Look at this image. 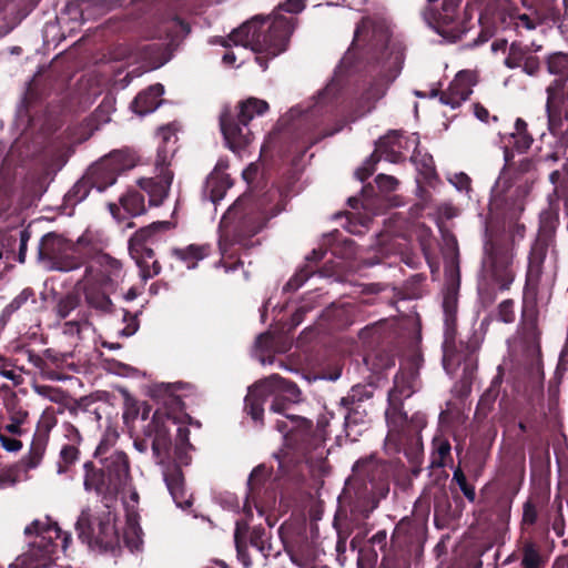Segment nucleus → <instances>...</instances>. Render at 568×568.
<instances>
[{"instance_id": "6e6d98bb", "label": "nucleus", "mask_w": 568, "mask_h": 568, "mask_svg": "<svg viewBox=\"0 0 568 568\" xmlns=\"http://www.w3.org/2000/svg\"><path fill=\"white\" fill-rule=\"evenodd\" d=\"M236 59H237V55L234 51H227L222 58L224 64H226V65H233L235 63Z\"/></svg>"}, {"instance_id": "bb28decb", "label": "nucleus", "mask_w": 568, "mask_h": 568, "mask_svg": "<svg viewBox=\"0 0 568 568\" xmlns=\"http://www.w3.org/2000/svg\"><path fill=\"white\" fill-rule=\"evenodd\" d=\"M173 254L185 263L189 270L194 268L197 262L209 254V246L191 244L184 248H175Z\"/></svg>"}, {"instance_id": "f704fd0d", "label": "nucleus", "mask_w": 568, "mask_h": 568, "mask_svg": "<svg viewBox=\"0 0 568 568\" xmlns=\"http://www.w3.org/2000/svg\"><path fill=\"white\" fill-rule=\"evenodd\" d=\"M94 285H88L85 283V298L89 304L93 307L108 311L111 306V300L105 295V293H94Z\"/></svg>"}, {"instance_id": "864d4df0", "label": "nucleus", "mask_w": 568, "mask_h": 568, "mask_svg": "<svg viewBox=\"0 0 568 568\" xmlns=\"http://www.w3.org/2000/svg\"><path fill=\"white\" fill-rule=\"evenodd\" d=\"M4 429L13 435H20L21 434V426L20 420L16 419L12 423L4 426Z\"/></svg>"}, {"instance_id": "a18cd8bd", "label": "nucleus", "mask_w": 568, "mask_h": 568, "mask_svg": "<svg viewBox=\"0 0 568 568\" xmlns=\"http://www.w3.org/2000/svg\"><path fill=\"white\" fill-rule=\"evenodd\" d=\"M64 436L68 439L67 445H75L78 447L82 442L80 432L71 424L64 425Z\"/></svg>"}, {"instance_id": "6ab92c4d", "label": "nucleus", "mask_w": 568, "mask_h": 568, "mask_svg": "<svg viewBox=\"0 0 568 568\" xmlns=\"http://www.w3.org/2000/svg\"><path fill=\"white\" fill-rule=\"evenodd\" d=\"M276 428L283 435L286 445L291 446L310 432L311 422L305 418L285 415L284 419L276 420Z\"/></svg>"}, {"instance_id": "680f3d73", "label": "nucleus", "mask_w": 568, "mask_h": 568, "mask_svg": "<svg viewBox=\"0 0 568 568\" xmlns=\"http://www.w3.org/2000/svg\"><path fill=\"white\" fill-rule=\"evenodd\" d=\"M510 305H511L510 302H505V303L501 304V308H506V307H508Z\"/></svg>"}, {"instance_id": "72a5a7b5", "label": "nucleus", "mask_w": 568, "mask_h": 568, "mask_svg": "<svg viewBox=\"0 0 568 568\" xmlns=\"http://www.w3.org/2000/svg\"><path fill=\"white\" fill-rule=\"evenodd\" d=\"M79 458V449L75 445H63L60 450V459L58 463V473L64 474L69 467Z\"/></svg>"}, {"instance_id": "4be33fe9", "label": "nucleus", "mask_w": 568, "mask_h": 568, "mask_svg": "<svg viewBox=\"0 0 568 568\" xmlns=\"http://www.w3.org/2000/svg\"><path fill=\"white\" fill-rule=\"evenodd\" d=\"M386 420L388 425L387 440L389 442H397L400 435H406L409 430L406 413L395 405L386 410Z\"/></svg>"}, {"instance_id": "8fccbe9b", "label": "nucleus", "mask_w": 568, "mask_h": 568, "mask_svg": "<svg viewBox=\"0 0 568 568\" xmlns=\"http://www.w3.org/2000/svg\"><path fill=\"white\" fill-rule=\"evenodd\" d=\"M523 519L525 523L534 524L536 520V510L530 504L524 506Z\"/></svg>"}, {"instance_id": "69168bd1", "label": "nucleus", "mask_w": 568, "mask_h": 568, "mask_svg": "<svg viewBox=\"0 0 568 568\" xmlns=\"http://www.w3.org/2000/svg\"><path fill=\"white\" fill-rule=\"evenodd\" d=\"M113 209H114V205H112V204H111V205H110L111 213H112L114 216H116V214H115V212H114V210H113Z\"/></svg>"}, {"instance_id": "c03bdc74", "label": "nucleus", "mask_w": 568, "mask_h": 568, "mask_svg": "<svg viewBox=\"0 0 568 568\" xmlns=\"http://www.w3.org/2000/svg\"><path fill=\"white\" fill-rule=\"evenodd\" d=\"M0 444L3 449L9 453H17L22 448V442L17 438H11L0 433Z\"/></svg>"}, {"instance_id": "dca6fc26", "label": "nucleus", "mask_w": 568, "mask_h": 568, "mask_svg": "<svg viewBox=\"0 0 568 568\" xmlns=\"http://www.w3.org/2000/svg\"><path fill=\"white\" fill-rule=\"evenodd\" d=\"M475 77L469 71H460L450 82L448 89L442 93L440 102L452 109L458 108L473 92Z\"/></svg>"}, {"instance_id": "cd10ccee", "label": "nucleus", "mask_w": 568, "mask_h": 568, "mask_svg": "<svg viewBox=\"0 0 568 568\" xmlns=\"http://www.w3.org/2000/svg\"><path fill=\"white\" fill-rule=\"evenodd\" d=\"M268 110V104L264 100L250 98L240 104L239 121L242 124H248L256 115H262Z\"/></svg>"}, {"instance_id": "6e6552de", "label": "nucleus", "mask_w": 568, "mask_h": 568, "mask_svg": "<svg viewBox=\"0 0 568 568\" xmlns=\"http://www.w3.org/2000/svg\"><path fill=\"white\" fill-rule=\"evenodd\" d=\"M419 136L417 133H412L408 136H403L399 132L393 131L382 138L377 144L375 152L367 159L364 164L355 172L361 181H365L374 172L375 164L384 159L388 162H397L400 160L403 150H408L409 146H418Z\"/></svg>"}, {"instance_id": "5701e85b", "label": "nucleus", "mask_w": 568, "mask_h": 568, "mask_svg": "<svg viewBox=\"0 0 568 568\" xmlns=\"http://www.w3.org/2000/svg\"><path fill=\"white\" fill-rule=\"evenodd\" d=\"M417 388V376L415 373H400L395 376L394 387L389 390L390 402H400L403 398L410 397Z\"/></svg>"}, {"instance_id": "3c124183", "label": "nucleus", "mask_w": 568, "mask_h": 568, "mask_svg": "<svg viewBox=\"0 0 568 568\" xmlns=\"http://www.w3.org/2000/svg\"><path fill=\"white\" fill-rule=\"evenodd\" d=\"M116 438H118V434L116 433H112V434L108 435V438L101 440V443L99 444L95 454L97 455H103L106 452V449H108V442L109 440L114 442Z\"/></svg>"}, {"instance_id": "20e7f679", "label": "nucleus", "mask_w": 568, "mask_h": 568, "mask_svg": "<svg viewBox=\"0 0 568 568\" xmlns=\"http://www.w3.org/2000/svg\"><path fill=\"white\" fill-rule=\"evenodd\" d=\"M24 534L29 539V549L19 556L10 568H44L51 565L57 552L58 539H61V547L65 551L71 536L63 534L57 523L45 518L44 520H34L27 526Z\"/></svg>"}, {"instance_id": "e2e57ef3", "label": "nucleus", "mask_w": 568, "mask_h": 568, "mask_svg": "<svg viewBox=\"0 0 568 568\" xmlns=\"http://www.w3.org/2000/svg\"><path fill=\"white\" fill-rule=\"evenodd\" d=\"M44 389H45L44 387H38L37 388L38 393L42 394V395L44 394Z\"/></svg>"}, {"instance_id": "c756f323", "label": "nucleus", "mask_w": 568, "mask_h": 568, "mask_svg": "<svg viewBox=\"0 0 568 568\" xmlns=\"http://www.w3.org/2000/svg\"><path fill=\"white\" fill-rule=\"evenodd\" d=\"M120 204L130 216H138L145 212L144 199L138 191L128 192L120 199Z\"/></svg>"}, {"instance_id": "603ef678", "label": "nucleus", "mask_w": 568, "mask_h": 568, "mask_svg": "<svg viewBox=\"0 0 568 568\" xmlns=\"http://www.w3.org/2000/svg\"><path fill=\"white\" fill-rule=\"evenodd\" d=\"M474 112H475V115L478 120L483 121V122H487L488 121V118H489V112L486 108H484L483 105H479V104H475L474 106Z\"/></svg>"}, {"instance_id": "423d86ee", "label": "nucleus", "mask_w": 568, "mask_h": 568, "mask_svg": "<svg viewBox=\"0 0 568 568\" xmlns=\"http://www.w3.org/2000/svg\"><path fill=\"white\" fill-rule=\"evenodd\" d=\"M268 396H274L271 410L276 414H284L287 406L297 403L301 398L300 388L292 382L273 374L248 388L245 397V408L254 420H261L263 416V404Z\"/></svg>"}, {"instance_id": "b1692460", "label": "nucleus", "mask_w": 568, "mask_h": 568, "mask_svg": "<svg viewBox=\"0 0 568 568\" xmlns=\"http://www.w3.org/2000/svg\"><path fill=\"white\" fill-rule=\"evenodd\" d=\"M501 141L505 144V155L507 158L509 144L513 143L516 151L523 152L530 146L532 139L527 133V123L521 119H517L515 122V131L503 138Z\"/></svg>"}, {"instance_id": "aec40b11", "label": "nucleus", "mask_w": 568, "mask_h": 568, "mask_svg": "<svg viewBox=\"0 0 568 568\" xmlns=\"http://www.w3.org/2000/svg\"><path fill=\"white\" fill-rule=\"evenodd\" d=\"M163 93L164 87L160 83L149 87L132 102L131 108L133 112L139 115H145L153 112L162 103L161 97Z\"/></svg>"}, {"instance_id": "393cba45", "label": "nucleus", "mask_w": 568, "mask_h": 568, "mask_svg": "<svg viewBox=\"0 0 568 568\" xmlns=\"http://www.w3.org/2000/svg\"><path fill=\"white\" fill-rule=\"evenodd\" d=\"M164 480L175 504L182 508L190 507L191 501L185 496L181 470L174 468L171 473H164Z\"/></svg>"}, {"instance_id": "c85d7f7f", "label": "nucleus", "mask_w": 568, "mask_h": 568, "mask_svg": "<svg viewBox=\"0 0 568 568\" xmlns=\"http://www.w3.org/2000/svg\"><path fill=\"white\" fill-rule=\"evenodd\" d=\"M85 477L84 488L85 490H95L98 493H108V480L105 473L95 470L90 463L84 464Z\"/></svg>"}, {"instance_id": "4d7b16f0", "label": "nucleus", "mask_w": 568, "mask_h": 568, "mask_svg": "<svg viewBox=\"0 0 568 568\" xmlns=\"http://www.w3.org/2000/svg\"><path fill=\"white\" fill-rule=\"evenodd\" d=\"M136 331H138V323H136V322H132L130 325H128V327H125V328L122 331V335H124V336H131V335H133Z\"/></svg>"}, {"instance_id": "9d476101", "label": "nucleus", "mask_w": 568, "mask_h": 568, "mask_svg": "<svg viewBox=\"0 0 568 568\" xmlns=\"http://www.w3.org/2000/svg\"><path fill=\"white\" fill-rule=\"evenodd\" d=\"M166 224L168 223L165 222L153 223L150 226L143 227L135 232L129 241L130 254L140 267L141 277L144 281L158 275L161 271V266L158 261L153 260V250L146 246L145 243L151 239L154 230L163 227Z\"/></svg>"}, {"instance_id": "774afa93", "label": "nucleus", "mask_w": 568, "mask_h": 568, "mask_svg": "<svg viewBox=\"0 0 568 568\" xmlns=\"http://www.w3.org/2000/svg\"><path fill=\"white\" fill-rule=\"evenodd\" d=\"M275 196H276V193L274 192V193H272L268 197H270V199H273V197H275Z\"/></svg>"}, {"instance_id": "f8f14e48", "label": "nucleus", "mask_w": 568, "mask_h": 568, "mask_svg": "<svg viewBox=\"0 0 568 568\" xmlns=\"http://www.w3.org/2000/svg\"><path fill=\"white\" fill-rule=\"evenodd\" d=\"M467 13L458 11L457 0H446L437 20L430 27L445 40L454 42L467 31Z\"/></svg>"}, {"instance_id": "49530a36", "label": "nucleus", "mask_w": 568, "mask_h": 568, "mask_svg": "<svg viewBox=\"0 0 568 568\" xmlns=\"http://www.w3.org/2000/svg\"><path fill=\"white\" fill-rule=\"evenodd\" d=\"M280 9L290 13H298L304 9V2L302 0H286Z\"/></svg>"}, {"instance_id": "7ed1b4c3", "label": "nucleus", "mask_w": 568, "mask_h": 568, "mask_svg": "<svg viewBox=\"0 0 568 568\" xmlns=\"http://www.w3.org/2000/svg\"><path fill=\"white\" fill-rule=\"evenodd\" d=\"M280 212L270 207L266 200L252 203L248 197H239L221 219L219 247L223 257L233 256V247H246L248 237L257 234L265 222Z\"/></svg>"}, {"instance_id": "052dcab7", "label": "nucleus", "mask_w": 568, "mask_h": 568, "mask_svg": "<svg viewBox=\"0 0 568 568\" xmlns=\"http://www.w3.org/2000/svg\"><path fill=\"white\" fill-rule=\"evenodd\" d=\"M136 296H138V293H136V291H135L134 288H130V290L126 292V294H125V298H126L128 301H132V300H134Z\"/></svg>"}, {"instance_id": "f03ea898", "label": "nucleus", "mask_w": 568, "mask_h": 568, "mask_svg": "<svg viewBox=\"0 0 568 568\" xmlns=\"http://www.w3.org/2000/svg\"><path fill=\"white\" fill-rule=\"evenodd\" d=\"M77 530L79 538L91 548H98L99 550L114 551L123 542L131 551H139L143 545L138 515L132 513L126 516L125 526L121 534L118 526V516L108 506L94 516L89 509L82 510L77 521Z\"/></svg>"}, {"instance_id": "4c0bfd02", "label": "nucleus", "mask_w": 568, "mask_h": 568, "mask_svg": "<svg viewBox=\"0 0 568 568\" xmlns=\"http://www.w3.org/2000/svg\"><path fill=\"white\" fill-rule=\"evenodd\" d=\"M42 458V454L39 452H30L28 455H26L18 466H20L21 473L26 476L27 471L30 469H33L38 467Z\"/></svg>"}, {"instance_id": "5fc2aeb1", "label": "nucleus", "mask_w": 568, "mask_h": 568, "mask_svg": "<svg viewBox=\"0 0 568 568\" xmlns=\"http://www.w3.org/2000/svg\"><path fill=\"white\" fill-rule=\"evenodd\" d=\"M271 341V335L268 333L261 334L256 339V347L267 348L268 343Z\"/></svg>"}, {"instance_id": "ea45409f", "label": "nucleus", "mask_w": 568, "mask_h": 568, "mask_svg": "<svg viewBox=\"0 0 568 568\" xmlns=\"http://www.w3.org/2000/svg\"><path fill=\"white\" fill-rule=\"evenodd\" d=\"M448 181L456 187L459 192L468 193L470 191V179L467 174L459 172L452 175Z\"/></svg>"}, {"instance_id": "9b49d317", "label": "nucleus", "mask_w": 568, "mask_h": 568, "mask_svg": "<svg viewBox=\"0 0 568 568\" xmlns=\"http://www.w3.org/2000/svg\"><path fill=\"white\" fill-rule=\"evenodd\" d=\"M546 93V111L548 115L549 130L552 135L559 139L560 145L566 148L568 145V123L567 128H565V124L568 119L567 116L562 118V109L567 99L564 81L561 79L555 80L549 87H547Z\"/></svg>"}, {"instance_id": "a878e982", "label": "nucleus", "mask_w": 568, "mask_h": 568, "mask_svg": "<svg viewBox=\"0 0 568 568\" xmlns=\"http://www.w3.org/2000/svg\"><path fill=\"white\" fill-rule=\"evenodd\" d=\"M386 89L387 88L383 82H375L369 85L358 101V116L369 113L375 108L376 102L385 95Z\"/></svg>"}, {"instance_id": "4468645a", "label": "nucleus", "mask_w": 568, "mask_h": 568, "mask_svg": "<svg viewBox=\"0 0 568 568\" xmlns=\"http://www.w3.org/2000/svg\"><path fill=\"white\" fill-rule=\"evenodd\" d=\"M102 462L108 480V493H116L126 486L130 479L126 455L123 452H113L110 456L104 457Z\"/></svg>"}, {"instance_id": "1a4fd4ad", "label": "nucleus", "mask_w": 568, "mask_h": 568, "mask_svg": "<svg viewBox=\"0 0 568 568\" xmlns=\"http://www.w3.org/2000/svg\"><path fill=\"white\" fill-rule=\"evenodd\" d=\"M39 257L48 262L50 270L70 272L83 263L77 254V247L58 234L44 235L39 245Z\"/></svg>"}, {"instance_id": "473e14b6", "label": "nucleus", "mask_w": 568, "mask_h": 568, "mask_svg": "<svg viewBox=\"0 0 568 568\" xmlns=\"http://www.w3.org/2000/svg\"><path fill=\"white\" fill-rule=\"evenodd\" d=\"M26 478L27 476L21 473L20 466L3 467L0 469V489L13 486Z\"/></svg>"}, {"instance_id": "13d9d810", "label": "nucleus", "mask_w": 568, "mask_h": 568, "mask_svg": "<svg viewBox=\"0 0 568 568\" xmlns=\"http://www.w3.org/2000/svg\"><path fill=\"white\" fill-rule=\"evenodd\" d=\"M264 468L263 467H257L255 468L252 473H251V476H250V479H248V483L251 485H253L254 480L262 474L264 473Z\"/></svg>"}, {"instance_id": "37998d69", "label": "nucleus", "mask_w": 568, "mask_h": 568, "mask_svg": "<svg viewBox=\"0 0 568 568\" xmlns=\"http://www.w3.org/2000/svg\"><path fill=\"white\" fill-rule=\"evenodd\" d=\"M376 184L382 191H394L398 185V181L392 175L378 174L376 176Z\"/></svg>"}, {"instance_id": "c9c22d12", "label": "nucleus", "mask_w": 568, "mask_h": 568, "mask_svg": "<svg viewBox=\"0 0 568 568\" xmlns=\"http://www.w3.org/2000/svg\"><path fill=\"white\" fill-rule=\"evenodd\" d=\"M290 559L296 568H314L316 557L311 551L300 549L290 552Z\"/></svg>"}, {"instance_id": "f3484780", "label": "nucleus", "mask_w": 568, "mask_h": 568, "mask_svg": "<svg viewBox=\"0 0 568 568\" xmlns=\"http://www.w3.org/2000/svg\"><path fill=\"white\" fill-rule=\"evenodd\" d=\"M174 424V420L166 414L159 410L154 413L149 426V435L153 436L152 449L158 458L170 448V430Z\"/></svg>"}, {"instance_id": "e433bc0d", "label": "nucleus", "mask_w": 568, "mask_h": 568, "mask_svg": "<svg viewBox=\"0 0 568 568\" xmlns=\"http://www.w3.org/2000/svg\"><path fill=\"white\" fill-rule=\"evenodd\" d=\"M540 555L532 542H526L524 545L523 566L525 568H539Z\"/></svg>"}, {"instance_id": "7c9ffc66", "label": "nucleus", "mask_w": 568, "mask_h": 568, "mask_svg": "<svg viewBox=\"0 0 568 568\" xmlns=\"http://www.w3.org/2000/svg\"><path fill=\"white\" fill-rule=\"evenodd\" d=\"M547 69L549 73L560 77L568 75V53L555 52L547 59Z\"/></svg>"}, {"instance_id": "39448f33", "label": "nucleus", "mask_w": 568, "mask_h": 568, "mask_svg": "<svg viewBox=\"0 0 568 568\" xmlns=\"http://www.w3.org/2000/svg\"><path fill=\"white\" fill-rule=\"evenodd\" d=\"M135 164L136 156L133 152L128 150L111 152L88 169L85 174L72 187L70 197L81 202L92 189L98 192L104 191L115 183L119 173L134 168Z\"/></svg>"}, {"instance_id": "ddd939ff", "label": "nucleus", "mask_w": 568, "mask_h": 568, "mask_svg": "<svg viewBox=\"0 0 568 568\" xmlns=\"http://www.w3.org/2000/svg\"><path fill=\"white\" fill-rule=\"evenodd\" d=\"M122 277V265L120 261L106 253L94 255L85 272L84 282L88 285L105 286L113 284Z\"/></svg>"}, {"instance_id": "f257e3e1", "label": "nucleus", "mask_w": 568, "mask_h": 568, "mask_svg": "<svg viewBox=\"0 0 568 568\" xmlns=\"http://www.w3.org/2000/svg\"><path fill=\"white\" fill-rule=\"evenodd\" d=\"M294 27V18L280 13H274L263 20L255 17L235 29L227 39L221 38L214 43H220L223 47L234 45L241 50L250 49L258 54L256 61L265 70L266 63L263 62L261 54L272 59L284 52Z\"/></svg>"}, {"instance_id": "0e129e2a", "label": "nucleus", "mask_w": 568, "mask_h": 568, "mask_svg": "<svg viewBox=\"0 0 568 568\" xmlns=\"http://www.w3.org/2000/svg\"><path fill=\"white\" fill-rule=\"evenodd\" d=\"M215 179H216V178H215V176H213V175H212V176H210V179H209V184H213V182L215 181Z\"/></svg>"}, {"instance_id": "58836bf2", "label": "nucleus", "mask_w": 568, "mask_h": 568, "mask_svg": "<svg viewBox=\"0 0 568 568\" xmlns=\"http://www.w3.org/2000/svg\"><path fill=\"white\" fill-rule=\"evenodd\" d=\"M453 479L456 480V483L458 484V486H459L460 490L463 491V494L465 495V497L468 500L474 501L475 500V489H474V487H471L467 484L466 477L460 469H457L454 471Z\"/></svg>"}, {"instance_id": "412c9836", "label": "nucleus", "mask_w": 568, "mask_h": 568, "mask_svg": "<svg viewBox=\"0 0 568 568\" xmlns=\"http://www.w3.org/2000/svg\"><path fill=\"white\" fill-rule=\"evenodd\" d=\"M129 58L142 63L136 75L158 69L165 62L162 59V51L158 44H145L143 47L135 48L130 53Z\"/></svg>"}, {"instance_id": "a211bd4d", "label": "nucleus", "mask_w": 568, "mask_h": 568, "mask_svg": "<svg viewBox=\"0 0 568 568\" xmlns=\"http://www.w3.org/2000/svg\"><path fill=\"white\" fill-rule=\"evenodd\" d=\"M505 64L509 69L523 68L528 75H535L540 68L539 59L517 43L510 45Z\"/></svg>"}, {"instance_id": "2f4dec72", "label": "nucleus", "mask_w": 568, "mask_h": 568, "mask_svg": "<svg viewBox=\"0 0 568 568\" xmlns=\"http://www.w3.org/2000/svg\"><path fill=\"white\" fill-rule=\"evenodd\" d=\"M412 161L416 165L417 170L426 179H430L435 175V165H434L433 156L429 154H426V153L422 154L420 151L417 150V146H414Z\"/></svg>"}, {"instance_id": "09e8293b", "label": "nucleus", "mask_w": 568, "mask_h": 568, "mask_svg": "<svg viewBox=\"0 0 568 568\" xmlns=\"http://www.w3.org/2000/svg\"><path fill=\"white\" fill-rule=\"evenodd\" d=\"M516 26L518 28H525L527 30H534L537 26V23L527 14H520L518 16Z\"/></svg>"}, {"instance_id": "de8ad7c7", "label": "nucleus", "mask_w": 568, "mask_h": 568, "mask_svg": "<svg viewBox=\"0 0 568 568\" xmlns=\"http://www.w3.org/2000/svg\"><path fill=\"white\" fill-rule=\"evenodd\" d=\"M436 452L438 454L439 459L436 462L438 465L444 464V459L449 455L450 453V445L447 440H438L436 443Z\"/></svg>"}, {"instance_id": "0eeeda50", "label": "nucleus", "mask_w": 568, "mask_h": 568, "mask_svg": "<svg viewBox=\"0 0 568 568\" xmlns=\"http://www.w3.org/2000/svg\"><path fill=\"white\" fill-rule=\"evenodd\" d=\"M158 136L160 139L155 160L158 175L139 180V185L148 193L149 202L153 206L163 203L173 180V173L169 170V165L176 150V129L171 124L162 126Z\"/></svg>"}, {"instance_id": "a19ab883", "label": "nucleus", "mask_w": 568, "mask_h": 568, "mask_svg": "<svg viewBox=\"0 0 568 568\" xmlns=\"http://www.w3.org/2000/svg\"><path fill=\"white\" fill-rule=\"evenodd\" d=\"M33 296V293L31 290L26 288L23 290L18 296H16L11 303L6 307L7 313H13L18 311L23 304L27 303V301Z\"/></svg>"}, {"instance_id": "2eb2a0df", "label": "nucleus", "mask_w": 568, "mask_h": 568, "mask_svg": "<svg viewBox=\"0 0 568 568\" xmlns=\"http://www.w3.org/2000/svg\"><path fill=\"white\" fill-rule=\"evenodd\" d=\"M220 124L226 145L233 152L240 153L252 142L253 134L247 124L232 121L227 110L222 112Z\"/></svg>"}, {"instance_id": "338daca9", "label": "nucleus", "mask_w": 568, "mask_h": 568, "mask_svg": "<svg viewBox=\"0 0 568 568\" xmlns=\"http://www.w3.org/2000/svg\"><path fill=\"white\" fill-rule=\"evenodd\" d=\"M341 129H342V128L339 126V128L335 129L333 132H331L329 134L336 133V132H338Z\"/></svg>"}, {"instance_id": "79ce46f5", "label": "nucleus", "mask_w": 568, "mask_h": 568, "mask_svg": "<svg viewBox=\"0 0 568 568\" xmlns=\"http://www.w3.org/2000/svg\"><path fill=\"white\" fill-rule=\"evenodd\" d=\"M77 307V298L73 296H67L62 300H60L58 304V314L60 317L64 318L67 317L71 311H73Z\"/></svg>"}, {"instance_id": "bf43d9fd", "label": "nucleus", "mask_w": 568, "mask_h": 568, "mask_svg": "<svg viewBox=\"0 0 568 568\" xmlns=\"http://www.w3.org/2000/svg\"><path fill=\"white\" fill-rule=\"evenodd\" d=\"M234 539H235V544H236L237 549H240V544H241V527H240V525H239V524L236 525V529H235V534H234Z\"/></svg>"}]
</instances>
